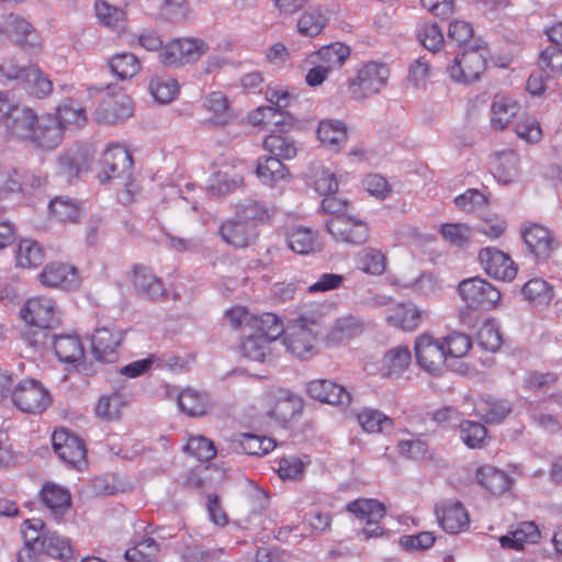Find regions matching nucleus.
Here are the masks:
<instances>
[{"instance_id":"nucleus-6","label":"nucleus","mask_w":562,"mask_h":562,"mask_svg":"<svg viewBox=\"0 0 562 562\" xmlns=\"http://www.w3.org/2000/svg\"><path fill=\"white\" fill-rule=\"evenodd\" d=\"M209 45L201 38H175L164 45L159 60L166 67H181L198 61L206 52Z\"/></svg>"},{"instance_id":"nucleus-31","label":"nucleus","mask_w":562,"mask_h":562,"mask_svg":"<svg viewBox=\"0 0 562 562\" xmlns=\"http://www.w3.org/2000/svg\"><path fill=\"white\" fill-rule=\"evenodd\" d=\"M328 11L319 5L308 7L297 20V31L304 36H317L328 23Z\"/></svg>"},{"instance_id":"nucleus-46","label":"nucleus","mask_w":562,"mask_h":562,"mask_svg":"<svg viewBox=\"0 0 562 562\" xmlns=\"http://www.w3.org/2000/svg\"><path fill=\"white\" fill-rule=\"evenodd\" d=\"M94 11L102 25L116 32L124 27L125 12L122 9L110 4L108 1L97 0Z\"/></svg>"},{"instance_id":"nucleus-25","label":"nucleus","mask_w":562,"mask_h":562,"mask_svg":"<svg viewBox=\"0 0 562 562\" xmlns=\"http://www.w3.org/2000/svg\"><path fill=\"white\" fill-rule=\"evenodd\" d=\"M540 539V531L533 521H522L517 527L499 538L504 549L522 550L526 544L537 543Z\"/></svg>"},{"instance_id":"nucleus-21","label":"nucleus","mask_w":562,"mask_h":562,"mask_svg":"<svg viewBox=\"0 0 562 562\" xmlns=\"http://www.w3.org/2000/svg\"><path fill=\"white\" fill-rule=\"evenodd\" d=\"M40 281L43 285L49 288L72 289L78 286L79 277L75 267L53 262L47 265L41 272Z\"/></svg>"},{"instance_id":"nucleus-45","label":"nucleus","mask_w":562,"mask_h":562,"mask_svg":"<svg viewBox=\"0 0 562 562\" xmlns=\"http://www.w3.org/2000/svg\"><path fill=\"white\" fill-rule=\"evenodd\" d=\"M357 268L371 276H381L386 269L385 255L375 248H363L356 257Z\"/></svg>"},{"instance_id":"nucleus-16","label":"nucleus","mask_w":562,"mask_h":562,"mask_svg":"<svg viewBox=\"0 0 562 562\" xmlns=\"http://www.w3.org/2000/svg\"><path fill=\"white\" fill-rule=\"evenodd\" d=\"M479 259L484 271L494 279L510 281L517 273L510 257L496 248L486 247L482 249Z\"/></svg>"},{"instance_id":"nucleus-11","label":"nucleus","mask_w":562,"mask_h":562,"mask_svg":"<svg viewBox=\"0 0 562 562\" xmlns=\"http://www.w3.org/2000/svg\"><path fill=\"white\" fill-rule=\"evenodd\" d=\"M415 355L425 371L435 375L442 372L447 353L441 340L428 334L418 336L415 340Z\"/></svg>"},{"instance_id":"nucleus-42","label":"nucleus","mask_w":562,"mask_h":562,"mask_svg":"<svg viewBox=\"0 0 562 562\" xmlns=\"http://www.w3.org/2000/svg\"><path fill=\"white\" fill-rule=\"evenodd\" d=\"M422 321V311L412 303L400 304L387 316V322L403 330H415Z\"/></svg>"},{"instance_id":"nucleus-41","label":"nucleus","mask_w":562,"mask_h":562,"mask_svg":"<svg viewBox=\"0 0 562 562\" xmlns=\"http://www.w3.org/2000/svg\"><path fill=\"white\" fill-rule=\"evenodd\" d=\"M204 105L212 112L211 121L216 125H225L235 119V113L229 106L226 95L221 91L207 94Z\"/></svg>"},{"instance_id":"nucleus-54","label":"nucleus","mask_w":562,"mask_h":562,"mask_svg":"<svg viewBox=\"0 0 562 562\" xmlns=\"http://www.w3.org/2000/svg\"><path fill=\"white\" fill-rule=\"evenodd\" d=\"M159 544L153 538H145L125 551L126 562H158Z\"/></svg>"},{"instance_id":"nucleus-26","label":"nucleus","mask_w":562,"mask_h":562,"mask_svg":"<svg viewBox=\"0 0 562 562\" xmlns=\"http://www.w3.org/2000/svg\"><path fill=\"white\" fill-rule=\"evenodd\" d=\"M519 156L513 151L496 153L492 160L494 177L504 184L514 182L520 173Z\"/></svg>"},{"instance_id":"nucleus-10","label":"nucleus","mask_w":562,"mask_h":562,"mask_svg":"<svg viewBox=\"0 0 562 562\" xmlns=\"http://www.w3.org/2000/svg\"><path fill=\"white\" fill-rule=\"evenodd\" d=\"M92 90L104 92L99 106L94 112V119L104 124H116L130 117L133 113L130 97L122 92L109 93L103 88Z\"/></svg>"},{"instance_id":"nucleus-52","label":"nucleus","mask_w":562,"mask_h":562,"mask_svg":"<svg viewBox=\"0 0 562 562\" xmlns=\"http://www.w3.org/2000/svg\"><path fill=\"white\" fill-rule=\"evenodd\" d=\"M263 148L278 159H292L296 156V146L292 139L280 134L269 135L263 142Z\"/></svg>"},{"instance_id":"nucleus-13","label":"nucleus","mask_w":562,"mask_h":562,"mask_svg":"<svg viewBox=\"0 0 562 562\" xmlns=\"http://www.w3.org/2000/svg\"><path fill=\"white\" fill-rule=\"evenodd\" d=\"M52 441L56 454L65 463L78 468L85 462L87 449L78 436L67 429H59L53 432Z\"/></svg>"},{"instance_id":"nucleus-50","label":"nucleus","mask_w":562,"mask_h":562,"mask_svg":"<svg viewBox=\"0 0 562 562\" xmlns=\"http://www.w3.org/2000/svg\"><path fill=\"white\" fill-rule=\"evenodd\" d=\"M42 546L43 553L52 558L67 561L72 557L70 540L56 532H47L42 540Z\"/></svg>"},{"instance_id":"nucleus-59","label":"nucleus","mask_w":562,"mask_h":562,"mask_svg":"<svg viewBox=\"0 0 562 562\" xmlns=\"http://www.w3.org/2000/svg\"><path fill=\"white\" fill-rule=\"evenodd\" d=\"M460 436L464 445L471 449L482 448L486 438V428L472 420H463L460 423Z\"/></svg>"},{"instance_id":"nucleus-61","label":"nucleus","mask_w":562,"mask_h":562,"mask_svg":"<svg viewBox=\"0 0 562 562\" xmlns=\"http://www.w3.org/2000/svg\"><path fill=\"white\" fill-rule=\"evenodd\" d=\"M240 350L245 358L262 362L269 353V341L257 335L250 336L241 342Z\"/></svg>"},{"instance_id":"nucleus-2","label":"nucleus","mask_w":562,"mask_h":562,"mask_svg":"<svg viewBox=\"0 0 562 562\" xmlns=\"http://www.w3.org/2000/svg\"><path fill=\"white\" fill-rule=\"evenodd\" d=\"M390 75L391 69L386 63L369 60L360 64L355 75L347 80L350 98L361 102L380 94L386 88Z\"/></svg>"},{"instance_id":"nucleus-56","label":"nucleus","mask_w":562,"mask_h":562,"mask_svg":"<svg viewBox=\"0 0 562 562\" xmlns=\"http://www.w3.org/2000/svg\"><path fill=\"white\" fill-rule=\"evenodd\" d=\"M124 406L125 402L121 394L102 395L95 405V414L102 419L115 420L120 418Z\"/></svg>"},{"instance_id":"nucleus-14","label":"nucleus","mask_w":562,"mask_h":562,"mask_svg":"<svg viewBox=\"0 0 562 562\" xmlns=\"http://www.w3.org/2000/svg\"><path fill=\"white\" fill-rule=\"evenodd\" d=\"M326 229L338 241L362 244L368 238V227L362 222L347 215L333 216L326 223Z\"/></svg>"},{"instance_id":"nucleus-51","label":"nucleus","mask_w":562,"mask_h":562,"mask_svg":"<svg viewBox=\"0 0 562 562\" xmlns=\"http://www.w3.org/2000/svg\"><path fill=\"white\" fill-rule=\"evenodd\" d=\"M522 294L533 304L546 306L553 299V289L546 280L535 278L525 283Z\"/></svg>"},{"instance_id":"nucleus-19","label":"nucleus","mask_w":562,"mask_h":562,"mask_svg":"<svg viewBox=\"0 0 562 562\" xmlns=\"http://www.w3.org/2000/svg\"><path fill=\"white\" fill-rule=\"evenodd\" d=\"M350 56V48L339 42L322 46L318 50L310 54L305 64H316L324 67L327 72L341 68Z\"/></svg>"},{"instance_id":"nucleus-55","label":"nucleus","mask_w":562,"mask_h":562,"mask_svg":"<svg viewBox=\"0 0 562 562\" xmlns=\"http://www.w3.org/2000/svg\"><path fill=\"white\" fill-rule=\"evenodd\" d=\"M149 91L157 102L169 103L178 94L179 85L170 77H156L149 83Z\"/></svg>"},{"instance_id":"nucleus-22","label":"nucleus","mask_w":562,"mask_h":562,"mask_svg":"<svg viewBox=\"0 0 562 562\" xmlns=\"http://www.w3.org/2000/svg\"><path fill=\"white\" fill-rule=\"evenodd\" d=\"M220 234L227 244L236 248H243L256 239L257 229L254 224L235 216V218L226 221L221 225Z\"/></svg>"},{"instance_id":"nucleus-63","label":"nucleus","mask_w":562,"mask_h":562,"mask_svg":"<svg viewBox=\"0 0 562 562\" xmlns=\"http://www.w3.org/2000/svg\"><path fill=\"white\" fill-rule=\"evenodd\" d=\"M442 344L447 356L461 358L465 356L472 347L471 338L463 333H452L443 338Z\"/></svg>"},{"instance_id":"nucleus-37","label":"nucleus","mask_w":562,"mask_h":562,"mask_svg":"<svg viewBox=\"0 0 562 562\" xmlns=\"http://www.w3.org/2000/svg\"><path fill=\"white\" fill-rule=\"evenodd\" d=\"M41 499L56 516H60L71 505L70 492L59 485L46 483L41 490Z\"/></svg>"},{"instance_id":"nucleus-48","label":"nucleus","mask_w":562,"mask_h":562,"mask_svg":"<svg viewBox=\"0 0 562 562\" xmlns=\"http://www.w3.org/2000/svg\"><path fill=\"white\" fill-rule=\"evenodd\" d=\"M527 412L531 420L544 431L555 434L561 430L562 423L551 413L554 409H544V401L541 403H529Z\"/></svg>"},{"instance_id":"nucleus-47","label":"nucleus","mask_w":562,"mask_h":562,"mask_svg":"<svg viewBox=\"0 0 562 562\" xmlns=\"http://www.w3.org/2000/svg\"><path fill=\"white\" fill-rule=\"evenodd\" d=\"M15 259L21 268H36L44 261V251L37 241L22 239L18 245Z\"/></svg>"},{"instance_id":"nucleus-9","label":"nucleus","mask_w":562,"mask_h":562,"mask_svg":"<svg viewBox=\"0 0 562 562\" xmlns=\"http://www.w3.org/2000/svg\"><path fill=\"white\" fill-rule=\"evenodd\" d=\"M347 510L367 525L361 531L366 539L383 533V528L378 522L384 517L386 509L379 501L373 498L355 499L347 504Z\"/></svg>"},{"instance_id":"nucleus-35","label":"nucleus","mask_w":562,"mask_h":562,"mask_svg":"<svg viewBox=\"0 0 562 562\" xmlns=\"http://www.w3.org/2000/svg\"><path fill=\"white\" fill-rule=\"evenodd\" d=\"M53 119L58 124L60 142L63 140V132L69 126H82L87 122L86 110L72 100H67L56 109Z\"/></svg>"},{"instance_id":"nucleus-8","label":"nucleus","mask_w":562,"mask_h":562,"mask_svg":"<svg viewBox=\"0 0 562 562\" xmlns=\"http://www.w3.org/2000/svg\"><path fill=\"white\" fill-rule=\"evenodd\" d=\"M462 300L472 308L490 310L501 300V292L479 277L459 283Z\"/></svg>"},{"instance_id":"nucleus-7","label":"nucleus","mask_w":562,"mask_h":562,"mask_svg":"<svg viewBox=\"0 0 562 562\" xmlns=\"http://www.w3.org/2000/svg\"><path fill=\"white\" fill-rule=\"evenodd\" d=\"M14 406L23 413L37 415L52 403L48 390L37 380L24 379L11 393Z\"/></svg>"},{"instance_id":"nucleus-44","label":"nucleus","mask_w":562,"mask_h":562,"mask_svg":"<svg viewBox=\"0 0 562 562\" xmlns=\"http://www.w3.org/2000/svg\"><path fill=\"white\" fill-rule=\"evenodd\" d=\"M411 360L412 356L407 347L397 346L390 349L383 358L384 375L398 378L407 370Z\"/></svg>"},{"instance_id":"nucleus-15","label":"nucleus","mask_w":562,"mask_h":562,"mask_svg":"<svg viewBox=\"0 0 562 562\" xmlns=\"http://www.w3.org/2000/svg\"><path fill=\"white\" fill-rule=\"evenodd\" d=\"M520 103L512 95L496 93L490 106V125L494 131L506 130L514 120L520 117Z\"/></svg>"},{"instance_id":"nucleus-30","label":"nucleus","mask_w":562,"mask_h":562,"mask_svg":"<svg viewBox=\"0 0 562 562\" xmlns=\"http://www.w3.org/2000/svg\"><path fill=\"white\" fill-rule=\"evenodd\" d=\"M7 26L20 46L24 48L40 47V36L32 24L25 19L15 14H9L7 16Z\"/></svg>"},{"instance_id":"nucleus-18","label":"nucleus","mask_w":562,"mask_h":562,"mask_svg":"<svg viewBox=\"0 0 562 562\" xmlns=\"http://www.w3.org/2000/svg\"><path fill=\"white\" fill-rule=\"evenodd\" d=\"M524 241L538 261H547L557 248L552 233L544 226L532 224L522 232Z\"/></svg>"},{"instance_id":"nucleus-60","label":"nucleus","mask_w":562,"mask_h":562,"mask_svg":"<svg viewBox=\"0 0 562 562\" xmlns=\"http://www.w3.org/2000/svg\"><path fill=\"white\" fill-rule=\"evenodd\" d=\"M257 336L270 341L276 340L283 334V324L277 315L265 313L255 319Z\"/></svg>"},{"instance_id":"nucleus-32","label":"nucleus","mask_w":562,"mask_h":562,"mask_svg":"<svg viewBox=\"0 0 562 562\" xmlns=\"http://www.w3.org/2000/svg\"><path fill=\"white\" fill-rule=\"evenodd\" d=\"M256 175L267 186H276L290 177L289 169L280 159L270 156L259 157L256 166Z\"/></svg>"},{"instance_id":"nucleus-27","label":"nucleus","mask_w":562,"mask_h":562,"mask_svg":"<svg viewBox=\"0 0 562 562\" xmlns=\"http://www.w3.org/2000/svg\"><path fill=\"white\" fill-rule=\"evenodd\" d=\"M317 136L326 148L337 153L347 142V127L341 121L326 119L319 122Z\"/></svg>"},{"instance_id":"nucleus-34","label":"nucleus","mask_w":562,"mask_h":562,"mask_svg":"<svg viewBox=\"0 0 562 562\" xmlns=\"http://www.w3.org/2000/svg\"><path fill=\"white\" fill-rule=\"evenodd\" d=\"M53 348L57 358L66 363H76L85 356L81 340L76 335H57L53 340Z\"/></svg>"},{"instance_id":"nucleus-23","label":"nucleus","mask_w":562,"mask_h":562,"mask_svg":"<svg viewBox=\"0 0 562 562\" xmlns=\"http://www.w3.org/2000/svg\"><path fill=\"white\" fill-rule=\"evenodd\" d=\"M300 407V400L289 391L279 390L268 395L267 415L278 422H288Z\"/></svg>"},{"instance_id":"nucleus-40","label":"nucleus","mask_w":562,"mask_h":562,"mask_svg":"<svg viewBox=\"0 0 562 562\" xmlns=\"http://www.w3.org/2000/svg\"><path fill=\"white\" fill-rule=\"evenodd\" d=\"M134 284L140 295L151 300H158L165 295V288L161 281L145 267H137L135 269Z\"/></svg>"},{"instance_id":"nucleus-24","label":"nucleus","mask_w":562,"mask_h":562,"mask_svg":"<svg viewBox=\"0 0 562 562\" xmlns=\"http://www.w3.org/2000/svg\"><path fill=\"white\" fill-rule=\"evenodd\" d=\"M437 519L443 530L458 533L469 526V516L461 503H447L436 510Z\"/></svg>"},{"instance_id":"nucleus-39","label":"nucleus","mask_w":562,"mask_h":562,"mask_svg":"<svg viewBox=\"0 0 562 562\" xmlns=\"http://www.w3.org/2000/svg\"><path fill=\"white\" fill-rule=\"evenodd\" d=\"M512 412V405L505 400L481 398L475 404V413L487 424L501 423Z\"/></svg>"},{"instance_id":"nucleus-53","label":"nucleus","mask_w":562,"mask_h":562,"mask_svg":"<svg viewBox=\"0 0 562 562\" xmlns=\"http://www.w3.org/2000/svg\"><path fill=\"white\" fill-rule=\"evenodd\" d=\"M49 212L59 222H76L80 216V206L68 196H56L49 203Z\"/></svg>"},{"instance_id":"nucleus-1","label":"nucleus","mask_w":562,"mask_h":562,"mask_svg":"<svg viewBox=\"0 0 562 562\" xmlns=\"http://www.w3.org/2000/svg\"><path fill=\"white\" fill-rule=\"evenodd\" d=\"M0 124L5 126L12 138L36 148L50 150L60 144L58 124L53 114L37 116L29 108L12 104L4 95H0Z\"/></svg>"},{"instance_id":"nucleus-49","label":"nucleus","mask_w":562,"mask_h":562,"mask_svg":"<svg viewBox=\"0 0 562 562\" xmlns=\"http://www.w3.org/2000/svg\"><path fill=\"white\" fill-rule=\"evenodd\" d=\"M112 72L120 79L125 80L136 76L140 69V63L132 53H121L109 59Z\"/></svg>"},{"instance_id":"nucleus-64","label":"nucleus","mask_w":562,"mask_h":562,"mask_svg":"<svg viewBox=\"0 0 562 562\" xmlns=\"http://www.w3.org/2000/svg\"><path fill=\"white\" fill-rule=\"evenodd\" d=\"M418 40L425 48L437 52L443 45L442 31L437 24L425 23L418 29Z\"/></svg>"},{"instance_id":"nucleus-3","label":"nucleus","mask_w":562,"mask_h":562,"mask_svg":"<svg viewBox=\"0 0 562 562\" xmlns=\"http://www.w3.org/2000/svg\"><path fill=\"white\" fill-rule=\"evenodd\" d=\"M132 157L126 148L121 145H110L100 160L98 178L101 183L115 182L126 188V192L134 193L132 181Z\"/></svg>"},{"instance_id":"nucleus-36","label":"nucleus","mask_w":562,"mask_h":562,"mask_svg":"<svg viewBox=\"0 0 562 562\" xmlns=\"http://www.w3.org/2000/svg\"><path fill=\"white\" fill-rule=\"evenodd\" d=\"M179 408L190 417L205 415L212 406L207 394L193 389H186L178 395Z\"/></svg>"},{"instance_id":"nucleus-58","label":"nucleus","mask_w":562,"mask_h":562,"mask_svg":"<svg viewBox=\"0 0 562 562\" xmlns=\"http://www.w3.org/2000/svg\"><path fill=\"white\" fill-rule=\"evenodd\" d=\"M236 216L245 222L257 226L269 217L268 209L265 204L255 200H247L237 205Z\"/></svg>"},{"instance_id":"nucleus-33","label":"nucleus","mask_w":562,"mask_h":562,"mask_svg":"<svg viewBox=\"0 0 562 562\" xmlns=\"http://www.w3.org/2000/svg\"><path fill=\"white\" fill-rule=\"evenodd\" d=\"M475 479L482 487L495 495L505 493L510 485V479L504 471L488 464L477 468Z\"/></svg>"},{"instance_id":"nucleus-5","label":"nucleus","mask_w":562,"mask_h":562,"mask_svg":"<svg viewBox=\"0 0 562 562\" xmlns=\"http://www.w3.org/2000/svg\"><path fill=\"white\" fill-rule=\"evenodd\" d=\"M318 334L319 324L308 316H301L289 326L283 344L293 356L306 359L314 355Z\"/></svg>"},{"instance_id":"nucleus-28","label":"nucleus","mask_w":562,"mask_h":562,"mask_svg":"<svg viewBox=\"0 0 562 562\" xmlns=\"http://www.w3.org/2000/svg\"><path fill=\"white\" fill-rule=\"evenodd\" d=\"M289 248L299 255H308L321 249L317 233L308 227L293 226L286 233Z\"/></svg>"},{"instance_id":"nucleus-17","label":"nucleus","mask_w":562,"mask_h":562,"mask_svg":"<svg viewBox=\"0 0 562 562\" xmlns=\"http://www.w3.org/2000/svg\"><path fill=\"white\" fill-rule=\"evenodd\" d=\"M123 340V333L112 327H99L91 338L92 353L97 360L114 362L117 348Z\"/></svg>"},{"instance_id":"nucleus-20","label":"nucleus","mask_w":562,"mask_h":562,"mask_svg":"<svg viewBox=\"0 0 562 562\" xmlns=\"http://www.w3.org/2000/svg\"><path fill=\"white\" fill-rule=\"evenodd\" d=\"M311 397L330 405H349L351 396L342 385L330 380L319 379L307 384Z\"/></svg>"},{"instance_id":"nucleus-43","label":"nucleus","mask_w":562,"mask_h":562,"mask_svg":"<svg viewBox=\"0 0 562 562\" xmlns=\"http://www.w3.org/2000/svg\"><path fill=\"white\" fill-rule=\"evenodd\" d=\"M21 83L29 93L40 99L49 95L53 91V82L36 65H27Z\"/></svg>"},{"instance_id":"nucleus-29","label":"nucleus","mask_w":562,"mask_h":562,"mask_svg":"<svg viewBox=\"0 0 562 562\" xmlns=\"http://www.w3.org/2000/svg\"><path fill=\"white\" fill-rule=\"evenodd\" d=\"M363 330V323L353 315L339 317L328 334L326 335L327 345L335 346L358 336Z\"/></svg>"},{"instance_id":"nucleus-57","label":"nucleus","mask_w":562,"mask_h":562,"mask_svg":"<svg viewBox=\"0 0 562 562\" xmlns=\"http://www.w3.org/2000/svg\"><path fill=\"white\" fill-rule=\"evenodd\" d=\"M357 419L367 432H381L392 426V420L385 414L373 408H363L358 413Z\"/></svg>"},{"instance_id":"nucleus-62","label":"nucleus","mask_w":562,"mask_h":562,"mask_svg":"<svg viewBox=\"0 0 562 562\" xmlns=\"http://www.w3.org/2000/svg\"><path fill=\"white\" fill-rule=\"evenodd\" d=\"M244 183V178L240 175L228 172H218L214 176L211 184L210 191L215 195H224L229 193L231 191L239 188Z\"/></svg>"},{"instance_id":"nucleus-12","label":"nucleus","mask_w":562,"mask_h":562,"mask_svg":"<svg viewBox=\"0 0 562 562\" xmlns=\"http://www.w3.org/2000/svg\"><path fill=\"white\" fill-rule=\"evenodd\" d=\"M22 318L38 328H49L58 323L59 312L55 302L45 296L27 300L21 308Z\"/></svg>"},{"instance_id":"nucleus-4","label":"nucleus","mask_w":562,"mask_h":562,"mask_svg":"<svg viewBox=\"0 0 562 562\" xmlns=\"http://www.w3.org/2000/svg\"><path fill=\"white\" fill-rule=\"evenodd\" d=\"M487 66V49L483 45L465 48L448 67L450 79L457 83L471 85L480 80Z\"/></svg>"},{"instance_id":"nucleus-38","label":"nucleus","mask_w":562,"mask_h":562,"mask_svg":"<svg viewBox=\"0 0 562 562\" xmlns=\"http://www.w3.org/2000/svg\"><path fill=\"white\" fill-rule=\"evenodd\" d=\"M83 167V156L78 150L68 149L59 154L56 160V175L70 184Z\"/></svg>"}]
</instances>
